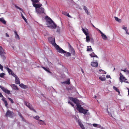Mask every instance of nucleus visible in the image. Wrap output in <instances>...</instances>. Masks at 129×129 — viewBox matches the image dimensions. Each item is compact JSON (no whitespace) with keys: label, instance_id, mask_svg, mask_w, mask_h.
<instances>
[{"label":"nucleus","instance_id":"obj_1","mask_svg":"<svg viewBox=\"0 0 129 129\" xmlns=\"http://www.w3.org/2000/svg\"><path fill=\"white\" fill-rule=\"evenodd\" d=\"M70 99L75 104H76L77 109L80 113H82L84 114H86L88 110L84 109L81 106V105H79L80 103V101L77 99L73 97H70Z\"/></svg>","mask_w":129,"mask_h":129},{"label":"nucleus","instance_id":"obj_2","mask_svg":"<svg viewBox=\"0 0 129 129\" xmlns=\"http://www.w3.org/2000/svg\"><path fill=\"white\" fill-rule=\"evenodd\" d=\"M48 18V20L47 21V25L48 26L53 29L56 28L57 26L55 23L49 17L47 16Z\"/></svg>","mask_w":129,"mask_h":129},{"label":"nucleus","instance_id":"obj_3","mask_svg":"<svg viewBox=\"0 0 129 129\" xmlns=\"http://www.w3.org/2000/svg\"><path fill=\"white\" fill-rule=\"evenodd\" d=\"M51 41H50L51 43L53 45L57 52H60V50L62 51V49L58 45H57L55 43L54 39L51 38Z\"/></svg>","mask_w":129,"mask_h":129},{"label":"nucleus","instance_id":"obj_4","mask_svg":"<svg viewBox=\"0 0 129 129\" xmlns=\"http://www.w3.org/2000/svg\"><path fill=\"white\" fill-rule=\"evenodd\" d=\"M6 53L4 52V50L2 47L0 46V55L3 60H5L6 59V57L4 55Z\"/></svg>","mask_w":129,"mask_h":129},{"label":"nucleus","instance_id":"obj_5","mask_svg":"<svg viewBox=\"0 0 129 129\" xmlns=\"http://www.w3.org/2000/svg\"><path fill=\"white\" fill-rule=\"evenodd\" d=\"M120 82L122 83L123 82H124L127 83H128V82L127 81H126V80H127V79L123 76L121 73L120 74Z\"/></svg>","mask_w":129,"mask_h":129},{"label":"nucleus","instance_id":"obj_6","mask_svg":"<svg viewBox=\"0 0 129 129\" xmlns=\"http://www.w3.org/2000/svg\"><path fill=\"white\" fill-rule=\"evenodd\" d=\"M14 114L13 112L9 110L7 111L6 113L5 114V116L6 117L9 116V117H12Z\"/></svg>","mask_w":129,"mask_h":129},{"label":"nucleus","instance_id":"obj_7","mask_svg":"<svg viewBox=\"0 0 129 129\" xmlns=\"http://www.w3.org/2000/svg\"><path fill=\"white\" fill-rule=\"evenodd\" d=\"M0 88L6 93L8 94H11V93L10 92V91L7 89L5 88L4 87L0 86Z\"/></svg>","mask_w":129,"mask_h":129},{"label":"nucleus","instance_id":"obj_8","mask_svg":"<svg viewBox=\"0 0 129 129\" xmlns=\"http://www.w3.org/2000/svg\"><path fill=\"white\" fill-rule=\"evenodd\" d=\"M36 3H33V5L36 8V11H37V10L39 9L40 7L42 6V4H36Z\"/></svg>","mask_w":129,"mask_h":129},{"label":"nucleus","instance_id":"obj_9","mask_svg":"<svg viewBox=\"0 0 129 129\" xmlns=\"http://www.w3.org/2000/svg\"><path fill=\"white\" fill-rule=\"evenodd\" d=\"M62 51H62L61 50H60V51H61L58 52L60 53H66V55L67 57H69V56H71V54L70 53L67 52L64 50L63 49H62Z\"/></svg>","mask_w":129,"mask_h":129},{"label":"nucleus","instance_id":"obj_10","mask_svg":"<svg viewBox=\"0 0 129 129\" xmlns=\"http://www.w3.org/2000/svg\"><path fill=\"white\" fill-rule=\"evenodd\" d=\"M36 11L39 13H44V8L41 7L39 8V9L37 10V11Z\"/></svg>","mask_w":129,"mask_h":129},{"label":"nucleus","instance_id":"obj_11","mask_svg":"<svg viewBox=\"0 0 129 129\" xmlns=\"http://www.w3.org/2000/svg\"><path fill=\"white\" fill-rule=\"evenodd\" d=\"M91 65L92 67H97L98 66V63L97 61H94L91 62Z\"/></svg>","mask_w":129,"mask_h":129},{"label":"nucleus","instance_id":"obj_12","mask_svg":"<svg viewBox=\"0 0 129 129\" xmlns=\"http://www.w3.org/2000/svg\"><path fill=\"white\" fill-rule=\"evenodd\" d=\"M24 104L29 108L30 110H32L31 105L29 103L27 102H25L24 103Z\"/></svg>","mask_w":129,"mask_h":129},{"label":"nucleus","instance_id":"obj_13","mask_svg":"<svg viewBox=\"0 0 129 129\" xmlns=\"http://www.w3.org/2000/svg\"><path fill=\"white\" fill-rule=\"evenodd\" d=\"M19 86L22 88L24 89H26L27 88V86L25 85L22 83L20 84Z\"/></svg>","mask_w":129,"mask_h":129},{"label":"nucleus","instance_id":"obj_14","mask_svg":"<svg viewBox=\"0 0 129 129\" xmlns=\"http://www.w3.org/2000/svg\"><path fill=\"white\" fill-rule=\"evenodd\" d=\"M5 98H4L2 99V100L4 102L5 104V106L7 107H8V104L7 101L5 99Z\"/></svg>","mask_w":129,"mask_h":129},{"label":"nucleus","instance_id":"obj_15","mask_svg":"<svg viewBox=\"0 0 129 129\" xmlns=\"http://www.w3.org/2000/svg\"><path fill=\"white\" fill-rule=\"evenodd\" d=\"M38 123L40 125H43V124H45L46 125V124L44 121L41 120H39Z\"/></svg>","mask_w":129,"mask_h":129},{"label":"nucleus","instance_id":"obj_16","mask_svg":"<svg viewBox=\"0 0 129 129\" xmlns=\"http://www.w3.org/2000/svg\"><path fill=\"white\" fill-rule=\"evenodd\" d=\"M15 78V82L17 84H20V82L19 80V78L17 77H16Z\"/></svg>","mask_w":129,"mask_h":129},{"label":"nucleus","instance_id":"obj_17","mask_svg":"<svg viewBox=\"0 0 129 129\" xmlns=\"http://www.w3.org/2000/svg\"><path fill=\"white\" fill-rule=\"evenodd\" d=\"M62 13L64 15L67 16L68 17L70 18H72L71 16L68 13H67V12L65 11H63L62 12Z\"/></svg>","mask_w":129,"mask_h":129},{"label":"nucleus","instance_id":"obj_18","mask_svg":"<svg viewBox=\"0 0 129 129\" xmlns=\"http://www.w3.org/2000/svg\"><path fill=\"white\" fill-rule=\"evenodd\" d=\"M15 35V38L16 39H18L19 40H20V38L19 35L17 34V31L15 30L14 31Z\"/></svg>","mask_w":129,"mask_h":129},{"label":"nucleus","instance_id":"obj_19","mask_svg":"<svg viewBox=\"0 0 129 129\" xmlns=\"http://www.w3.org/2000/svg\"><path fill=\"white\" fill-rule=\"evenodd\" d=\"M79 125L80 126L82 129H85V128L81 122H79Z\"/></svg>","mask_w":129,"mask_h":129},{"label":"nucleus","instance_id":"obj_20","mask_svg":"<svg viewBox=\"0 0 129 129\" xmlns=\"http://www.w3.org/2000/svg\"><path fill=\"white\" fill-rule=\"evenodd\" d=\"M0 21L1 22L4 24H6V21H5L3 18H0Z\"/></svg>","mask_w":129,"mask_h":129},{"label":"nucleus","instance_id":"obj_21","mask_svg":"<svg viewBox=\"0 0 129 129\" xmlns=\"http://www.w3.org/2000/svg\"><path fill=\"white\" fill-rule=\"evenodd\" d=\"M42 68H43L45 71L48 72L49 73H51V72L49 71V68H45L44 67H42Z\"/></svg>","mask_w":129,"mask_h":129},{"label":"nucleus","instance_id":"obj_22","mask_svg":"<svg viewBox=\"0 0 129 129\" xmlns=\"http://www.w3.org/2000/svg\"><path fill=\"white\" fill-rule=\"evenodd\" d=\"M86 36V41L87 42H89L90 40V38L89 36H88V35Z\"/></svg>","mask_w":129,"mask_h":129},{"label":"nucleus","instance_id":"obj_23","mask_svg":"<svg viewBox=\"0 0 129 129\" xmlns=\"http://www.w3.org/2000/svg\"><path fill=\"white\" fill-rule=\"evenodd\" d=\"M70 79L68 80L67 81H66L63 82L62 83L66 84H70Z\"/></svg>","mask_w":129,"mask_h":129},{"label":"nucleus","instance_id":"obj_24","mask_svg":"<svg viewBox=\"0 0 129 129\" xmlns=\"http://www.w3.org/2000/svg\"><path fill=\"white\" fill-rule=\"evenodd\" d=\"M82 30L83 32L84 33L85 35H88L89 34L88 33L86 32V30L85 29L83 28H82Z\"/></svg>","mask_w":129,"mask_h":129},{"label":"nucleus","instance_id":"obj_25","mask_svg":"<svg viewBox=\"0 0 129 129\" xmlns=\"http://www.w3.org/2000/svg\"><path fill=\"white\" fill-rule=\"evenodd\" d=\"M5 68L7 70L8 72L10 74H11V73H12V71L11 69L8 67H5Z\"/></svg>","mask_w":129,"mask_h":129},{"label":"nucleus","instance_id":"obj_26","mask_svg":"<svg viewBox=\"0 0 129 129\" xmlns=\"http://www.w3.org/2000/svg\"><path fill=\"white\" fill-rule=\"evenodd\" d=\"M101 36H102V38L103 39L105 40L107 39V38L106 36L104 34H102V35H101Z\"/></svg>","mask_w":129,"mask_h":129},{"label":"nucleus","instance_id":"obj_27","mask_svg":"<svg viewBox=\"0 0 129 129\" xmlns=\"http://www.w3.org/2000/svg\"><path fill=\"white\" fill-rule=\"evenodd\" d=\"M99 78L101 81H105L106 80V78L104 77L101 76L99 77Z\"/></svg>","mask_w":129,"mask_h":129},{"label":"nucleus","instance_id":"obj_28","mask_svg":"<svg viewBox=\"0 0 129 129\" xmlns=\"http://www.w3.org/2000/svg\"><path fill=\"white\" fill-rule=\"evenodd\" d=\"M87 47L88 48L87 49V51H92V48H91V46H87Z\"/></svg>","mask_w":129,"mask_h":129},{"label":"nucleus","instance_id":"obj_29","mask_svg":"<svg viewBox=\"0 0 129 129\" xmlns=\"http://www.w3.org/2000/svg\"><path fill=\"white\" fill-rule=\"evenodd\" d=\"M113 88L115 90H116V91L118 92L119 93H120V92L119 90L118 89L117 87H116L115 86H113Z\"/></svg>","mask_w":129,"mask_h":129},{"label":"nucleus","instance_id":"obj_30","mask_svg":"<svg viewBox=\"0 0 129 129\" xmlns=\"http://www.w3.org/2000/svg\"><path fill=\"white\" fill-rule=\"evenodd\" d=\"M34 38V39L33 38V40H34V41H36V40L38 38V37L37 36L35 35V34H34L33 35Z\"/></svg>","mask_w":129,"mask_h":129},{"label":"nucleus","instance_id":"obj_31","mask_svg":"<svg viewBox=\"0 0 129 129\" xmlns=\"http://www.w3.org/2000/svg\"><path fill=\"white\" fill-rule=\"evenodd\" d=\"M84 9L85 12L87 13V15L89 14V13L88 12V10L87 9V8L85 7H84Z\"/></svg>","mask_w":129,"mask_h":129},{"label":"nucleus","instance_id":"obj_32","mask_svg":"<svg viewBox=\"0 0 129 129\" xmlns=\"http://www.w3.org/2000/svg\"><path fill=\"white\" fill-rule=\"evenodd\" d=\"M21 13V16H22V18L24 20V21H25V22H27V20L24 17V16H23V15L22 13Z\"/></svg>","mask_w":129,"mask_h":129},{"label":"nucleus","instance_id":"obj_33","mask_svg":"<svg viewBox=\"0 0 129 129\" xmlns=\"http://www.w3.org/2000/svg\"><path fill=\"white\" fill-rule=\"evenodd\" d=\"M35 119L37 120H39V119L40 117L39 116H36L35 117H33Z\"/></svg>","mask_w":129,"mask_h":129},{"label":"nucleus","instance_id":"obj_34","mask_svg":"<svg viewBox=\"0 0 129 129\" xmlns=\"http://www.w3.org/2000/svg\"><path fill=\"white\" fill-rule=\"evenodd\" d=\"M95 54L93 52H92L91 54H90V56L91 57H94V56L95 55Z\"/></svg>","mask_w":129,"mask_h":129},{"label":"nucleus","instance_id":"obj_35","mask_svg":"<svg viewBox=\"0 0 129 129\" xmlns=\"http://www.w3.org/2000/svg\"><path fill=\"white\" fill-rule=\"evenodd\" d=\"M13 88L14 89L16 90H18V89L17 86L15 85H13Z\"/></svg>","mask_w":129,"mask_h":129},{"label":"nucleus","instance_id":"obj_36","mask_svg":"<svg viewBox=\"0 0 129 129\" xmlns=\"http://www.w3.org/2000/svg\"><path fill=\"white\" fill-rule=\"evenodd\" d=\"M5 75V74L4 73H2L0 74V77L2 78H4Z\"/></svg>","mask_w":129,"mask_h":129},{"label":"nucleus","instance_id":"obj_37","mask_svg":"<svg viewBox=\"0 0 129 129\" xmlns=\"http://www.w3.org/2000/svg\"><path fill=\"white\" fill-rule=\"evenodd\" d=\"M40 0H33V3H36L39 2Z\"/></svg>","mask_w":129,"mask_h":129},{"label":"nucleus","instance_id":"obj_38","mask_svg":"<svg viewBox=\"0 0 129 129\" xmlns=\"http://www.w3.org/2000/svg\"><path fill=\"white\" fill-rule=\"evenodd\" d=\"M8 98V99L12 103H14V101H13V100L12 99H11L10 98Z\"/></svg>","mask_w":129,"mask_h":129},{"label":"nucleus","instance_id":"obj_39","mask_svg":"<svg viewBox=\"0 0 129 129\" xmlns=\"http://www.w3.org/2000/svg\"><path fill=\"white\" fill-rule=\"evenodd\" d=\"M114 18L117 21L119 22V20H120L119 19V18L117 17H115Z\"/></svg>","mask_w":129,"mask_h":129},{"label":"nucleus","instance_id":"obj_40","mask_svg":"<svg viewBox=\"0 0 129 129\" xmlns=\"http://www.w3.org/2000/svg\"><path fill=\"white\" fill-rule=\"evenodd\" d=\"M96 29L101 34V35L103 34L100 29H98V28H96Z\"/></svg>","mask_w":129,"mask_h":129},{"label":"nucleus","instance_id":"obj_41","mask_svg":"<svg viewBox=\"0 0 129 129\" xmlns=\"http://www.w3.org/2000/svg\"><path fill=\"white\" fill-rule=\"evenodd\" d=\"M122 28L125 30V31L127 30V27H125L124 25L123 26Z\"/></svg>","mask_w":129,"mask_h":129},{"label":"nucleus","instance_id":"obj_42","mask_svg":"<svg viewBox=\"0 0 129 129\" xmlns=\"http://www.w3.org/2000/svg\"><path fill=\"white\" fill-rule=\"evenodd\" d=\"M3 67L1 64H0V69L1 71H3Z\"/></svg>","mask_w":129,"mask_h":129},{"label":"nucleus","instance_id":"obj_43","mask_svg":"<svg viewBox=\"0 0 129 129\" xmlns=\"http://www.w3.org/2000/svg\"><path fill=\"white\" fill-rule=\"evenodd\" d=\"M99 71L100 72H101V71H102V73H103V74H104V72L105 73V74H106V72H105V71H104L103 70H102V69H100L99 70Z\"/></svg>","mask_w":129,"mask_h":129},{"label":"nucleus","instance_id":"obj_44","mask_svg":"<svg viewBox=\"0 0 129 129\" xmlns=\"http://www.w3.org/2000/svg\"><path fill=\"white\" fill-rule=\"evenodd\" d=\"M18 115L20 117H22V116L21 114V113L19 111L18 112Z\"/></svg>","mask_w":129,"mask_h":129},{"label":"nucleus","instance_id":"obj_45","mask_svg":"<svg viewBox=\"0 0 129 129\" xmlns=\"http://www.w3.org/2000/svg\"><path fill=\"white\" fill-rule=\"evenodd\" d=\"M11 74L14 77H15L16 76L15 74H14V73L13 72H12V73H11Z\"/></svg>","mask_w":129,"mask_h":129},{"label":"nucleus","instance_id":"obj_46","mask_svg":"<svg viewBox=\"0 0 129 129\" xmlns=\"http://www.w3.org/2000/svg\"><path fill=\"white\" fill-rule=\"evenodd\" d=\"M93 125L94 127H96L98 126V124L95 123L93 124Z\"/></svg>","mask_w":129,"mask_h":129},{"label":"nucleus","instance_id":"obj_47","mask_svg":"<svg viewBox=\"0 0 129 129\" xmlns=\"http://www.w3.org/2000/svg\"><path fill=\"white\" fill-rule=\"evenodd\" d=\"M21 119L23 121H24V122L25 121V120L24 119V118L23 117V116H22V117H21Z\"/></svg>","mask_w":129,"mask_h":129},{"label":"nucleus","instance_id":"obj_48","mask_svg":"<svg viewBox=\"0 0 129 129\" xmlns=\"http://www.w3.org/2000/svg\"><path fill=\"white\" fill-rule=\"evenodd\" d=\"M125 72L126 73V74H128L129 73V70H127Z\"/></svg>","mask_w":129,"mask_h":129},{"label":"nucleus","instance_id":"obj_49","mask_svg":"<svg viewBox=\"0 0 129 129\" xmlns=\"http://www.w3.org/2000/svg\"><path fill=\"white\" fill-rule=\"evenodd\" d=\"M127 70V69H125L124 70H122V69H121V70L122 71H123V72H125V71H126V70Z\"/></svg>","mask_w":129,"mask_h":129},{"label":"nucleus","instance_id":"obj_50","mask_svg":"<svg viewBox=\"0 0 129 129\" xmlns=\"http://www.w3.org/2000/svg\"><path fill=\"white\" fill-rule=\"evenodd\" d=\"M126 32V34H128V35H129V33L128 32V29H127L125 31Z\"/></svg>","mask_w":129,"mask_h":129},{"label":"nucleus","instance_id":"obj_51","mask_svg":"<svg viewBox=\"0 0 129 129\" xmlns=\"http://www.w3.org/2000/svg\"><path fill=\"white\" fill-rule=\"evenodd\" d=\"M70 104H71L73 107L74 106V104L72 102Z\"/></svg>","mask_w":129,"mask_h":129},{"label":"nucleus","instance_id":"obj_52","mask_svg":"<svg viewBox=\"0 0 129 129\" xmlns=\"http://www.w3.org/2000/svg\"><path fill=\"white\" fill-rule=\"evenodd\" d=\"M6 36L7 37H9V35L7 33H6Z\"/></svg>","mask_w":129,"mask_h":129},{"label":"nucleus","instance_id":"obj_53","mask_svg":"<svg viewBox=\"0 0 129 129\" xmlns=\"http://www.w3.org/2000/svg\"><path fill=\"white\" fill-rule=\"evenodd\" d=\"M19 9L22 12H23V10L22 9L20 8H19Z\"/></svg>","mask_w":129,"mask_h":129},{"label":"nucleus","instance_id":"obj_54","mask_svg":"<svg viewBox=\"0 0 129 129\" xmlns=\"http://www.w3.org/2000/svg\"><path fill=\"white\" fill-rule=\"evenodd\" d=\"M106 77L107 78H109L110 77V75H107L106 76Z\"/></svg>","mask_w":129,"mask_h":129},{"label":"nucleus","instance_id":"obj_55","mask_svg":"<svg viewBox=\"0 0 129 129\" xmlns=\"http://www.w3.org/2000/svg\"><path fill=\"white\" fill-rule=\"evenodd\" d=\"M57 31L58 32H59L60 31V29L59 28H58L57 29Z\"/></svg>","mask_w":129,"mask_h":129},{"label":"nucleus","instance_id":"obj_56","mask_svg":"<svg viewBox=\"0 0 129 129\" xmlns=\"http://www.w3.org/2000/svg\"><path fill=\"white\" fill-rule=\"evenodd\" d=\"M73 54L74 55H75V52L74 50L73 51Z\"/></svg>","mask_w":129,"mask_h":129},{"label":"nucleus","instance_id":"obj_57","mask_svg":"<svg viewBox=\"0 0 129 129\" xmlns=\"http://www.w3.org/2000/svg\"><path fill=\"white\" fill-rule=\"evenodd\" d=\"M94 57H97L98 58V56L96 55L95 54V55L94 56Z\"/></svg>","mask_w":129,"mask_h":129},{"label":"nucleus","instance_id":"obj_58","mask_svg":"<svg viewBox=\"0 0 129 129\" xmlns=\"http://www.w3.org/2000/svg\"><path fill=\"white\" fill-rule=\"evenodd\" d=\"M127 89L128 90V95L129 96V89L128 88H127Z\"/></svg>","mask_w":129,"mask_h":129},{"label":"nucleus","instance_id":"obj_59","mask_svg":"<svg viewBox=\"0 0 129 129\" xmlns=\"http://www.w3.org/2000/svg\"><path fill=\"white\" fill-rule=\"evenodd\" d=\"M15 7H16V8H17L18 9H19V8H20L19 7H18L17 6H15Z\"/></svg>","mask_w":129,"mask_h":129},{"label":"nucleus","instance_id":"obj_60","mask_svg":"<svg viewBox=\"0 0 129 129\" xmlns=\"http://www.w3.org/2000/svg\"><path fill=\"white\" fill-rule=\"evenodd\" d=\"M81 71L83 73H84L83 70L82 69H81Z\"/></svg>","mask_w":129,"mask_h":129},{"label":"nucleus","instance_id":"obj_61","mask_svg":"<svg viewBox=\"0 0 129 129\" xmlns=\"http://www.w3.org/2000/svg\"><path fill=\"white\" fill-rule=\"evenodd\" d=\"M90 23H91V24L92 26V25H93V24H92V23H91V21L90 20Z\"/></svg>","mask_w":129,"mask_h":129},{"label":"nucleus","instance_id":"obj_62","mask_svg":"<svg viewBox=\"0 0 129 129\" xmlns=\"http://www.w3.org/2000/svg\"><path fill=\"white\" fill-rule=\"evenodd\" d=\"M33 111H34V112H36V111L35 110L33 109Z\"/></svg>","mask_w":129,"mask_h":129},{"label":"nucleus","instance_id":"obj_63","mask_svg":"<svg viewBox=\"0 0 129 129\" xmlns=\"http://www.w3.org/2000/svg\"><path fill=\"white\" fill-rule=\"evenodd\" d=\"M71 103V102L70 101H69L68 102V103L69 104H70V103Z\"/></svg>","mask_w":129,"mask_h":129},{"label":"nucleus","instance_id":"obj_64","mask_svg":"<svg viewBox=\"0 0 129 129\" xmlns=\"http://www.w3.org/2000/svg\"><path fill=\"white\" fill-rule=\"evenodd\" d=\"M68 44H69V47H72V46H71V45H70L69 43Z\"/></svg>","mask_w":129,"mask_h":129}]
</instances>
